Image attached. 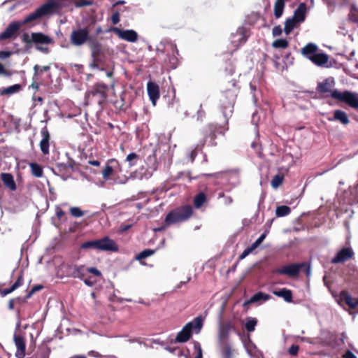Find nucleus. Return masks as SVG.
Masks as SVG:
<instances>
[{
	"label": "nucleus",
	"instance_id": "1",
	"mask_svg": "<svg viewBox=\"0 0 358 358\" xmlns=\"http://www.w3.org/2000/svg\"><path fill=\"white\" fill-rule=\"evenodd\" d=\"M238 90L239 87L236 79L233 78L228 81L220 98V108L225 119L226 126L223 127L214 124H210L206 126L203 131V140L200 144L197 145V146L202 148L206 142L208 143V145L215 146L217 143L215 140L217 137V134L224 135L225 131L229 129V120L232 116Z\"/></svg>",
	"mask_w": 358,
	"mask_h": 358
},
{
	"label": "nucleus",
	"instance_id": "2",
	"mask_svg": "<svg viewBox=\"0 0 358 358\" xmlns=\"http://www.w3.org/2000/svg\"><path fill=\"white\" fill-rule=\"evenodd\" d=\"M194 210L191 205L186 204L171 210L166 216L165 223L167 225L187 221L193 215Z\"/></svg>",
	"mask_w": 358,
	"mask_h": 358
},
{
	"label": "nucleus",
	"instance_id": "3",
	"mask_svg": "<svg viewBox=\"0 0 358 358\" xmlns=\"http://www.w3.org/2000/svg\"><path fill=\"white\" fill-rule=\"evenodd\" d=\"M58 3L55 0H48L45 3L43 4L34 12L28 15L22 22H20L21 26L30 24L41 17L53 13L58 8Z\"/></svg>",
	"mask_w": 358,
	"mask_h": 358
},
{
	"label": "nucleus",
	"instance_id": "4",
	"mask_svg": "<svg viewBox=\"0 0 358 358\" xmlns=\"http://www.w3.org/2000/svg\"><path fill=\"white\" fill-rule=\"evenodd\" d=\"M80 248L83 250L94 249L96 250L110 252H117L119 249L117 243L108 236H105L101 239L83 242L81 243Z\"/></svg>",
	"mask_w": 358,
	"mask_h": 358
},
{
	"label": "nucleus",
	"instance_id": "5",
	"mask_svg": "<svg viewBox=\"0 0 358 358\" xmlns=\"http://www.w3.org/2000/svg\"><path fill=\"white\" fill-rule=\"evenodd\" d=\"M108 87L103 83L94 84L90 91L86 93L85 98L91 103L102 106L106 101Z\"/></svg>",
	"mask_w": 358,
	"mask_h": 358
},
{
	"label": "nucleus",
	"instance_id": "6",
	"mask_svg": "<svg viewBox=\"0 0 358 358\" xmlns=\"http://www.w3.org/2000/svg\"><path fill=\"white\" fill-rule=\"evenodd\" d=\"M302 268H305L303 272L308 275L310 273V265L306 262L299 264H290L275 270L274 273L280 275H287L289 277H297Z\"/></svg>",
	"mask_w": 358,
	"mask_h": 358
},
{
	"label": "nucleus",
	"instance_id": "7",
	"mask_svg": "<svg viewBox=\"0 0 358 358\" xmlns=\"http://www.w3.org/2000/svg\"><path fill=\"white\" fill-rule=\"evenodd\" d=\"M63 273L68 278L83 280L87 274V266L83 264L64 263L61 266Z\"/></svg>",
	"mask_w": 358,
	"mask_h": 358
},
{
	"label": "nucleus",
	"instance_id": "8",
	"mask_svg": "<svg viewBox=\"0 0 358 358\" xmlns=\"http://www.w3.org/2000/svg\"><path fill=\"white\" fill-rule=\"evenodd\" d=\"M331 97L347 103L353 108H358V95L355 93L347 90L340 92L337 90H334Z\"/></svg>",
	"mask_w": 358,
	"mask_h": 358
},
{
	"label": "nucleus",
	"instance_id": "9",
	"mask_svg": "<svg viewBox=\"0 0 358 358\" xmlns=\"http://www.w3.org/2000/svg\"><path fill=\"white\" fill-rule=\"evenodd\" d=\"M92 38L87 28H79L73 30L70 35V42L75 46H80L86 42H90Z\"/></svg>",
	"mask_w": 358,
	"mask_h": 358
},
{
	"label": "nucleus",
	"instance_id": "10",
	"mask_svg": "<svg viewBox=\"0 0 358 358\" xmlns=\"http://www.w3.org/2000/svg\"><path fill=\"white\" fill-rule=\"evenodd\" d=\"M21 27L20 21H13L10 22L6 29L0 34V41L13 40L16 38Z\"/></svg>",
	"mask_w": 358,
	"mask_h": 358
},
{
	"label": "nucleus",
	"instance_id": "11",
	"mask_svg": "<svg viewBox=\"0 0 358 358\" xmlns=\"http://www.w3.org/2000/svg\"><path fill=\"white\" fill-rule=\"evenodd\" d=\"M110 31L115 33L120 38L128 42L134 43L138 40V34L133 29L122 30L114 27L110 28Z\"/></svg>",
	"mask_w": 358,
	"mask_h": 358
},
{
	"label": "nucleus",
	"instance_id": "12",
	"mask_svg": "<svg viewBox=\"0 0 358 358\" xmlns=\"http://www.w3.org/2000/svg\"><path fill=\"white\" fill-rule=\"evenodd\" d=\"M354 255L351 248H343L331 259V262L334 264L343 263L353 258Z\"/></svg>",
	"mask_w": 358,
	"mask_h": 358
},
{
	"label": "nucleus",
	"instance_id": "13",
	"mask_svg": "<svg viewBox=\"0 0 358 358\" xmlns=\"http://www.w3.org/2000/svg\"><path fill=\"white\" fill-rule=\"evenodd\" d=\"M334 85V80L333 78H327L322 83H318L317 86V91L323 95L324 97L331 96L334 92L332 87Z\"/></svg>",
	"mask_w": 358,
	"mask_h": 358
},
{
	"label": "nucleus",
	"instance_id": "14",
	"mask_svg": "<svg viewBox=\"0 0 358 358\" xmlns=\"http://www.w3.org/2000/svg\"><path fill=\"white\" fill-rule=\"evenodd\" d=\"M13 341L17 348L15 357L17 358H24L26 355L25 338L22 335L15 333L13 335Z\"/></svg>",
	"mask_w": 358,
	"mask_h": 358
},
{
	"label": "nucleus",
	"instance_id": "15",
	"mask_svg": "<svg viewBox=\"0 0 358 358\" xmlns=\"http://www.w3.org/2000/svg\"><path fill=\"white\" fill-rule=\"evenodd\" d=\"M41 134L42 136V139L41 140L39 143L40 149L43 155H48L50 153L49 148L50 141V134L47 127H44L42 128Z\"/></svg>",
	"mask_w": 358,
	"mask_h": 358
},
{
	"label": "nucleus",
	"instance_id": "16",
	"mask_svg": "<svg viewBox=\"0 0 358 358\" xmlns=\"http://www.w3.org/2000/svg\"><path fill=\"white\" fill-rule=\"evenodd\" d=\"M89 47L91 50V55L94 62H99L100 57L103 55V48L101 43L96 39H91L89 43Z\"/></svg>",
	"mask_w": 358,
	"mask_h": 358
},
{
	"label": "nucleus",
	"instance_id": "17",
	"mask_svg": "<svg viewBox=\"0 0 358 358\" xmlns=\"http://www.w3.org/2000/svg\"><path fill=\"white\" fill-rule=\"evenodd\" d=\"M192 323L186 324L182 329L178 333L176 341L178 343H185L192 337Z\"/></svg>",
	"mask_w": 358,
	"mask_h": 358
},
{
	"label": "nucleus",
	"instance_id": "18",
	"mask_svg": "<svg viewBox=\"0 0 358 358\" xmlns=\"http://www.w3.org/2000/svg\"><path fill=\"white\" fill-rule=\"evenodd\" d=\"M339 300L345 303L351 309L358 308V298L352 297L348 291L342 290L339 294Z\"/></svg>",
	"mask_w": 358,
	"mask_h": 358
},
{
	"label": "nucleus",
	"instance_id": "19",
	"mask_svg": "<svg viewBox=\"0 0 358 358\" xmlns=\"http://www.w3.org/2000/svg\"><path fill=\"white\" fill-rule=\"evenodd\" d=\"M147 90L149 98L153 104L156 105L157 101L159 98V88L158 85L153 82H148L147 85Z\"/></svg>",
	"mask_w": 358,
	"mask_h": 358
},
{
	"label": "nucleus",
	"instance_id": "20",
	"mask_svg": "<svg viewBox=\"0 0 358 358\" xmlns=\"http://www.w3.org/2000/svg\"><path fill=\"white\" fill-rule=\"evenodd\" d=\"M233 328L231 322L221 324L219 329V341L220 343H227L229 331Z\"/></svg>",
	"mask_w": 358,
	"mask_h": 358
},
{
	"label": "nucleus",
	"instance_id": "21",
	"mask_svg": "<svg viewBox=\"0 0 358 358\" xmlns=\"http://www.w3.org/2000/svg\"><path fill=\"white\" fill-rule=\"evenodd\" d=\"M1 179L6 188L10 191H15L17 189L16 183L14 180L13 176L9 173H2L1 174Z\"/></svg>",
	"mask_w": 358,
	"mask_h": 358
},
{
	"label": "nucleus",
	"instance_id": "22",
	"mask_svg": "<svg viewBox=\"0 0 358 358\" xmlns=\"http://www.w3.org/2000/svg\"><path fill=\"white\" fill-rule=\"evenodd\" d=\"M24 282V277L22 272L20 273L19 276L17 277L16 281L12 285V286L9 288H6L2 290H0V294L2 297L6 296L12 293L13 291L17 289L18 287L22 285Z\"/></svg>",
	"mask_w": 358,
	"mask_h": 358
},
{
	"label": "nucleus",
	"instance_id": "23",
	"mask_svg": "<svg viewBox=\"0 0 358 358\" xmlns=\"http://www.w3.org/2000/svg\"><path fill=\"white\" fill-rule=\"evenodd\" d=\"M32 41L36 44H50L52 40L48 36L41 32H34L31 34Z\"/></svg>",
	"mask_w": 358,
	"mask_h": 358
},
{
	"label": "nucleus",
	"instance_id": "24",
	"mask_svg": "<svg viewBox=\"0 0 358 358\" xmlns=\"http://www.w3.org/2000/svg\"><path fill=\"white\" fill-rule=\"evenodd\" d=\"M306 5L305 3H299L298 8L294 10L293 18L297 22H303L306 19Z\"/></svg>",
	"mask_w": 358,
	"mask_h": 358
},
{
	"label": "nucleus",
	"instance_id": "25",
	"mask_svg": "<svg viewBox=\"0 0 358 358\" xmlns=\"http://www.w3.org/2000/svg\"><path fill=\"white\" fill-rule=\"evenodd\" d=\"M273 294L276 296L282 298L287 303L293 302L292 292L289 289L282 288L279 290H274Z\"/></svg>",
	"mask_w": 358,
	"mask_h": 358
},
{
	"label": "nucleus",
	"instance_id": "26",
	"mask_svg": "<svg viewBox=\"0 0 358 358\" xmlns=\"http://www.w3.org/2000/svg\"><path fill=\"white\" fill-rule=\"evenodd\" d=\"M308 59L317 66H323L328 62L329 57L325 53H315L312 56H309Z\"/></svg>",
	"mask_w": 358,
	"mask_h": 358
},
{
	"label": "nucleus",
	"instance_id": "27",
	"mask_svg": "<svg viewBox=\"0 0 358 358\" xmlns=\"http://www.w3.org/2000/svg\"><path fill=\"white\" fill-rule=\"evenodd\" d=\"M329 120L330 121H339L341 123H342L344 125L348 124L350 122V120L345 111H343L341 110H336L334 113V117L333 118H329Z\"/></svg>",
	"mask_w": 358,
	"mask_h": 358
},
{
	"label": "nucleus",
	"instance_id": "28",
	"mask_svg": "<svg viewBox=\"0 0 358 358\" xmlns=\"http://www.w3.org/2000/svg\"><path fill=\"white\" fill-rule=\"evenodd\" d=\"M22 90V85L20 84H15L10 87L0 90V95H11L15 93L19 92Z\"/></svg>",
	"mask_w": 358,
	"mask_h": 358
},
{
	"label": "nucleus",
	"instance_id": "29",
	"mask_svg": "<svg viewBox=\"0 0 358 358\" xmlns=\"http://www.w3.org/2000/svg\"><path fill=\"white\" fill-rule=\"evenodd\" d=\"M317 50V46L314 43H308L301 49V53L306 56L308 59L309 56H312L316 53Z\"/></svg>",
	"mask_w": 358,
	"mask_h": 358
},
{
	"label": "nucleus",
	"instance_id": "30",
	"mask_svg": "<svg viewBox=\"0 0 358 358\" xmlns=\"http://www.w3.org/2000/svg\"><path fill=\"white\" fill-rule=\"evenodd\" d=\"M206 195L203 192H200L196 194L193 200L194 206L199 209L206 202Z\"/></svg>",
	"mask_w": 358,
	"mask_h": 358
},
{
	"label": "nucleus",
	"instance_id": "31",
	"mask_svg": "<svg viewBox=\"0 0 358 358\" xmlns=\"http://www.w3.org/2000/svg\"><path fill=\"white\" fill-rule=\"evenodd\" d=\"M285 1L284 0H275L274 4V15L275 18H280L285 8Z\"/></svg>",
	"mask_w": 358,
	"mask_h": 358
},
{
	"label": "nucleus",
	"instance_id": "32",
	"mask_svg": "<svg viewBox=\"0 0 358 358\" xmlns=\"http://www.w3.org/2000/svg\"><path fill=\"white\" fill-rule=\"evenodd\" d=\"M155 253V250L152 249H145L141 252H139L138 255L135 256V259L137 261H139L141 264H145L143 262H142L143 259H145V258L152 256Z\"/></svg>",
	"mask_w": 358,
	"mask_h": 358
},
{
	"label": "nucleus",
	"instance_id": "33",
	"mask_svg": "<svg viewBox=\"0 0 358 358\" xmlns=\"http://www.w3.org/2000/svg\"><path fill=\"white\" fill-rule=\"evenodd\" d=\"M29 166L31 168V174L34 176L36 178H41L43 176V171L41 166L37 163L31 162L29 164Z\"/></svg>",
	"mask_w": 358,
	"mask_h": 358
},
{
	"label": "nucleus",
	"instance_id": "34",
	"mask_svg": "<svg viewBox=\"0 0 358 358\" xmlns=\"http://www.w3.org/2000/svg\"><path fill=\"white\" fill-rule=\"evenodd\" d=\"M222 345L221 352L223 358H232L233 349L228 343H220Z\"/></svg>",
	"mask_w": 358,
	"mask_h": 358
},
{
	"label": "nucleus",
	"instance_id": "35",
	"mask_svg": "<svg viewBox=\"0 0 358 358\" xmlns=\"http://www.w3.org/2000/svg\"><path fill=\"white\" fill-rule=\"evenodd\" d=\"M270 298L271 296L269 294L259 292L254 294L247 303H255L260 300L267 301Z\"/></svg>",
	"mask_w": 358,
	"mask_h": 358
},
{
	"label": "nucleus",
	"instance_id": "36",
	"mask_svg": "<svg viewBox=\"0 0 358 358\" xmlns=\"http://www.w3.org/2000/svg\"><path fill=\"white\" fill-rule=\"evenodd\" d=\"M296 23L297 22L293 17L287 18L285 20L284 31L286 34H289L293 30Z\"/></svg>",
	"mask_w": 358,
	"mask_h": 358
},
{
	"label": "nucleus",
	"instance_id": "37",
	"mask_svg": "<svg viewBox=\"0 0 358 358\" xmlns=\"http://www.w3.org/2000/svg\"><path fill=\"white\" fill-rule=\"evenodd\" d=\"M291 213V208L287 206H279L276 208L275 214L278 217H284Z\"/></svg>",
	"mask_w": 358,
	"mask_h": 358
},
{
	"label": "nucleus",
	"instance_id": "38",
	"mask_svg": "<svg viewBox=\"0 0 358 358\" xmlns=\"http://www.w3.org/2000/svg\"><path fill=\"white\" fill-rule=\"evenodd\" d=\"M224 72L226 76H232L235 72V66L231 60H227L224 63Z\"/></svg>",
	"mask_w": 358,
	"mask_h": 358
},
{
	"label": "nucleus",
	"instance_id": "39",
	"mask_svg": "<svg viewBox=\"0 0 358 358\" xmlns=\"http://www.w3.org/2000/svg\"><path fill=\"white\" fill-rule=\"evenodd\" d=\"M257 324V320L256 318L248 317L246 319L245 327L248 332H252L255 331Z\"/></svg>",
	"mask_w": 358,
	"mask_h": 358
},
{
	"label": "nucleus",
	"instance_id": "40",
	"mask_svg": "<svg viewBox=\"0 0 358 358\" xmlns=\"http://www.w3.org/2000/svg\"><path fill=\"white\" fill-rule=\"evenodd\" d=\"M284 176L280 174H277L274 176L273 179L271 181V185L272 187L276 189L278 188L283 182Z\"/></svg>",
	"mask_w": 358,
	"mask_h": 358
},
{
	"label": "nucleus",
	"instance_id": "41",
	"mask_svg": "<svg viewBox=\"0 0 358 358\" xmlns=\"http://www.w3.org/2000/svg\"><path fill=\"white\" fill-rule=\"evenodd\" d=\"M289 45V43L286 39L280 38L274 41L272 43V46L274 48H286Z\"/></svg>",
	"mask_w": 358,
	"mask_h": 358
},
{
	"label": "nucleus",
	"instance_id": "42",
	"mask_svg": "<svg viewBox=\"0 0 358 358\" xmlns=\"http://www.w3.org/2000/svg\"><path fill=\"white\" fill-rule=\"evenodd\" d=\"M114 106L115 108L122 110L126 111L127 109V106L125 105L124 99L122 95L120 96V99L114 101Z\"/></svg>",
	"mask_w": 358,
	"mask_h": 358
},
{
	"label": "nucleus",
	"instance_id": "43",
	"mask_svg": "<svg viewBox=\"0 0 358 358\" xmlns=\"http://www.w3.org/2000/svg\"><path fill=\"white\" fill-rule=\"evenodd\" d=\"M50 69V65L40 66L39 65L36 64L34 66V77L38 76V75L41 74L44 71H49Z\"/></svg>",
	"mask_w": 358,
	"mask_h": 358
},
{
	"label": "nucleus",
	"instance_id": "44",
	"mask_svg": "<svg viewBox=\"0 0 358 358\" xmlns=\"http://www.w3.org/2000/svg\"><path fill=\"white\" fill-rule=\"evenodd\" d=\"M203 317L201 316H198L195 317L192 322H189V323H192V329H195L200 331L203 327Z\"/></svg>",
	"mask_w": 358,
	"mask_h": 358
},
{
	"label": "nucleus",
	"instance_id": "45",
	"mask_svg": "<svg viewBox=\"0 0 358 358\" xmlns=\"http://www.w3.org/2000/svg\"><path fill=\"white\" fill-rule=\"evenodd\" d=\"M113 173V168L112 166L107 164L102 171V176L103 179H108Z\"/></svg>",
	"mask_w": 358,
	"mask_h": 358
},
{
	"label": "nucleus",
	"instance_id": "46",
	"mask_svg": "<svg viewBox=\"0 0 358 358\" xmlns=\"http://www.w3.org/2000/svg\"><path fill=\"white\" fill-rule=\"evenodd\" d=\"M138 159V155L135 152L129 154L126 158V161L129 163V166H132L136 163V160Z\"/></svg>",
	"mask_w": 358,
	"mask_h": 358
},
{
	"label": "nucleus",
	"instance_id": "47",
	"mask_svg": "<svg viewBox=\"0 0 358 358\" xmlns=\"http://www.w3.org/2000/svg\"><path fill=\"white\" fill-rule=\"evenodd\" d=\"M70 213L75 217H80L84 215L83 211L78 207H71Z\"/></svg>",
	"mask_w": 358,
	"mask_h": 358
},
{
	"label": "nucleus",
	"instance_id": "48",
	"mask_svg": "<svg viewBox=\"0 0 358 358\" xmlns=\"http://www.w3.org/2000/svg\"><path fill=\"white\" fill-rule=\"evenodd\" d=\"M233 173L230 171H222L215 174L217 179H224L229 180Z\"/></svg>",
	"mask_w": 358,
	"mask_h": 358
},
{
	"label": "nucleus",
	"instance_id": "49",
	"mask_svg": "<svg viewBox=\"0 0 358 358\" xmlns=\"http://www.w3.org/2000/svg\"><path fill=\"white\" fill-rule=\"evenodd\" d=\"M93 1L90 0H78L75 2V6L77 8L88 6L92 5Z\"/></svg>",
	"mask_w": 358,
	"mask_h": 358
},
{
	"label": "nucleus",
	"instance_id": "50",
	"mask_svg": "<svg viewBox=\"0 0 358 358\" xmlns=\"http://www.w3.org/2000/svg\"><path fill=\"white\" fill-rule=\"evenodd\" d=\"M22 41L26 44V47H30L32 44V38L29 36V34L24 33L22 36Z\"/></svg>",
	"mask_w": 358,
	"mask_h": 358
},
{
	"label": "nucleus",
	"instance_id": "51",
	"mask_svg": "<svg viewBox=\"0 0 358 358\" xmlns=\"http://www.w3.org/2000/svg\"><path fill=\"white\" fill-rule=\"evenodd\" d=\"M255 250V248L251 245L250 246L248 247L244 251L242 252V254L239 256L238 259L239 260H242L245 259L248 255H249L252 251Z\"/></svg>",
	"mask_w": 358,
	"mask_h": 358
},
{
	"label": "nucleus",
	"instance_id": "52",
	"mask_svg": "<svg viewBox=\"0 0 358 358\" xmlns=\"http://www.w3.org/2000/svg\"><path fill=\"white\" fill-rule=\"evenodd\" d=\"M255 250V248L251 245L250 246L248 247L244 251L242 252V254L239 256L238 259L239 260H242L245 259L248 255H249L252 251Z\"/></svg>",
	"mask_w": 358,
	"mask_h": 358
},
{
	"label": "nucleus",
	"instance_id": "53",
	"mask_svg": "<svg viewBox=\"0 0 358 358\" xmlns=\"http://www.w3.org/2000/svg\"><path fill=\"white\" fill-rule=\"evenodd\" d=\"M43 288V285H36L35 286H34L31 290L29 292V293L27 294V299H29L31 297V296L36 292L42 289Z\"/></svg>",
	"mask_w": 358,
	"mask_h": 358
},
{
	"label": "nucleus",
	"instance_id": "54",
	"mask_svg": "<svg viewBox=\"0 0 358 358\" xmlns=\"http://www.w3.org/2000/svg\"><path fill=\"white\" fill-rule=\"evenodd\" d=\"M299 350V347L297 345H292L288 349V352L289 355L292 356H296L298 355Z\"/></svg>",
	"mask_w": 358,
	"mask_h": 358
},
{
	"label": "nucleus",
	"instance_id": "55",
	"mask_svg": "<svg viewBox=\"0 0 358 358\" xmlns=\"http://www.w3.org/2000/svg\"><path fill=\"white\" fill-rule=\"evenodd\" d=\"M12 74H13L12 71H10V70L6 69L4 66L1 63H0V75L10 77L12 76Z\"/></svg>",
	"mask_w": 358,
	"mask_h": 358
},
{
	"label": "nucleus",
	"instance_id": "56",
	"mask_svg": "<svg viewBox=\"0 0 358 358\" xmlns=\"http://www.w3.org/2000/svg\"><path fill=\"white\" fill-rule=\"evenodd\" d=\"M87 273H92L96 276H101V273L95 267H87Z\"/></svg>",
	"mask_w": 358,
	"mask_h": 358
},
{
	"label": "nucleus",
	"instance_id": "57",
	"mask_svg": "<svg viewBox=\"0 0 358 358\" xmlns=\"http://www.w3.org/2000/svg\"><path fill=\"white\" fill-rule=\"evenodd\" d=\"M266 236V233L262 234L252 245L256 249L265 239Z\"/></svg>",
	"mask_w": 358,
	"mask_h": 358
},
{
	"label": "nucleus",
	"instance_id": "58",
	"mask_svg": "<svg viewBox=\"0 0 358 358\" xmlns=\"http://www.w3.org/2000/svg\"><path fill=\"white\" fill-rule=\"evenodd\" d=\"M55 212L56 216L59 220H62L65 215L64 211L59 206L56 207Z\"/></svg>",
	"mask_w": 358,
	"mask_h": 358
},
{
	"label": "nucleus",
	"instance_id": "59",
	"mask_svg": "<svg viewBox=\"0 0 358 358\" xmlns=\"http://www.w3.org/2000/svg\"><path fill=\"white\" fill-rule=\"evenodd\" d=\"M282 31V30L280 25H277L273 28L272 34H273V36H278L281 35Z\"/></svg>",
	"mask_w": 358,
	"mask_h": 358
},
{
	"label": "nucleus",
	"instance_id": "60",
	"mask_svg": "<svg viewBox=\"0 0 358 358\" xmlns=\"http://www.w3.org/2000/svg\"><path fill=\"white\" fill-rule=\"evenodd\" d=\"M85 282V284L87 286L92 287L96 283V280H92L91 277L89 278H83L82 280Z\"/></svg>",
	"mask_w": 358,
	"mask_h": 358
},
{
	"label": "nucleus",
	"instance_id": "61",
	"mask_svg": "<svg viewBox=\"0 0 358 358\" xmlns=\"http://www.w3.org/2000/svg\"><path fill=\"white\" fill-rule=\"evenodd\" d=\"M11 55H12V52H10V51H6V50L0 51V59H4L6 58H8Z\"/></svg>",
	"mask_w": 358,
	"mask_h": 358
},
{
	"label": "nucleus",
	"instance_id": "62",
	"mask_svg": "<svg viewBox=\"0 0 358 358\" xmlns=\"http://www.w3.org/2000/svg\"><path fill=\"white\" fill-rule=\"evenodd\" d=\"M199 146H196L194 150H192L190 153L189 154V158L191 162H193L197 156V148Z\"/></svg>",
	"mask_w": 358,
	"mask_h": 358
},
{
	"label": "nucleus",
	"instance_id": "63",
	"mask_svg": "<svg viewBox=\"0 0 358 358\" xmlns=\"http://www.w3.org/2000/svg\"><path fill=\"white\" fill-rule=\"evenodd\" d=\"M194 348L196 350L197 354L195 358H202V350L199 343L194 344Z\"/></svg>",
	"mask_w": 358,
	"mask_h": 358
},
{
	"label": "nucleus",
	"instance_id": "64",
	"mask_svg": "<svg viewBox=\"0 0 358 358\" xmlns=\"http://www.w3.org/2000/svg\"><path fill=\"white\" fill-rule=\"evenodd\" d=\"M111 21L113 24H116L120 22V15L117 12H115L113 14L111 17Z\"/></svg>",
	"mask_w": 358,
	"mask_h": 358
}]
</instances>
